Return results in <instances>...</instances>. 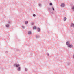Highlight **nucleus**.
<instances>
[{"label":"nucleus","mask_w":74,"mask_h":74,"mask_svg":"<svg viewBox=\"0 0 74 74\" xmlns=\"http://www.w3.org/2000/svg\"><path fill=\"white\" fill-rule=\"evenodd\" d=\"M68 47L69 48H72L73 47V45H68Z\"/></svg>","instance_id":"f257e3e1"},{"label":"nucleus","mask_w":74,"mask_h":74,"mask_svg":"<svg viewBox=\"0 0 74 74\" xmlns=\"http://www.w3.org/2000/svg\"><path fill=\"white\" fill-rule=\"evenodd\" d=\"M14 67H18L19 66V64H14Z\"/></svg>","instance_id":"f03ea898"},{"label":"nucleus","mask_w":74,"mask_h":74,"mask_svg":"<svg viewBox=\"0 0 74 74\" xmlns=\"http://www.w3.org/2000/svg\"><path fill=\"white\" fill-rule=\"evenodd\" d=\"M70 44V41H67L66 42V45H70V44Z\"/></svg>","instance_id":"7ed1b4c3"},{"label":"nucleus","mask_w":74,"mask_h":74,"mask_svg":"<svg viewBox=\"0 0 74 74\" xmlns=\"http://www.w3.org/2000/svg\"><path fill=\"white\" fill-rule=\"evenodd\" d=\"M61 5L62 7H64V3H61Z\"/></svg>","instance_id":"20e7f679"},{"label":"nucleus","mask_w":74,"mask_h":74,"mask_svg":"<svg viewBox=\"0 0 74 74\" xmlns=\"http://www.w3.org/2000/svg\"><path fill=\"white\" fill-rule=\"evenodd\" d=\"M71 27H74V24L73 23H72L71 25Z\"/></svg>","instance_id":"39448f33"},{"label":"nucleus","mask_w":74,"mask_h":74,"mask_svg":"<svg viewBox=\"0 0 74 74\" xmlns=\"http://www.w3.org/2000/svg\"><path fill=\"white\" fill-rule=\"evenodd\" d=\"M37 27H36V26H34V27H33V29H36Z\"/></svg>","instance_id":"423d86ee"},{"label":"nucleus","mask_w":74,"mask_h":74,"mask_svg":"<svg viewBox=\"0 0 74 74\" xmlns=\"http://www.w3.org/2000/svg\"><path fill=\"white\" fill-rule=\"evenodd\" d=\"M28 33L29 34H32V32L30 31H28Z\"/></svg>","instance_id":"0eeeda50"},{"label":"nucleus","mask_w":74,"mask_h":74,"mask_svg":"<svg viewBox=\"0 0 74 74\" xmlns=\"http://www.w3.org/2000/svg\"><path fill=\"white\" fill-rule=\"evenodd\" d=\"M66 19H67V18H66V17H65L64 18V21H65Z\"/></svg>","instance_id":"6e6552de"},{"label":"nucleus","mask_w":74,"mask_h":74,"mask_svg":"<svg viewBox=\"0 0 74 74\" xmlns=\"http://www.w3.org/2000/svg\"><path fill=\"white\" fill-rule=\"evenodd\" d=\"M25 24H27V23H28V21H25Z\"/></svg>","instance_id":"1a4fd4ad"},{"label":"nucleus","mask_w":74,"mask_h":74,"mask_svg":"<svg viewBox=\"0 0 74 74\" xmlns=\"http://www.w3.org/2000/svg\"><path fill=\"white\" fill-rule=\"evenodd\" d=\"M52 9L53 10V11H55V8L53 7H52Z\"/></svg>","instance_id":"9d476101"},{"label":"nucleus","mask_w":74,"mask_h":74,"mask_svg":"<svg viewBox=\"0 0 74 74\" xmlns=\"http://www.w3.org/2000/svg\"><path fill=\"white\" fill-rule=\"evenodd\" d=\"M20 67H18V71H20Z\"/></svg>","instance_id":"9b49d317"},{"label":"nucleus","mask_w":74,"mask_h":74,"mask_svg":"<svg viewBox=\"0 0 74 74\" xmlns=\"http://www.w3.org/2000/svg\"><path fill=\"white\" fill-rule=\"evenodd\" d=\"M72 9L73 11H74V6H73Z\"/></svg>","instance_id":"f8f14e48"},{"label":"nucleus","mask_w":74,"mask_h":74,"mask_svg":"<svg viewBox=\"0 0 74 74\" xmlns=\"http://www.w3.org/2000/svg\"><path fill=\"white\" fill-rule=\"evenodd\" d=\"M38 32H40V28H38Z\"/></svg>","instance_id":"ddd939ff"},{"label":"nucleus","mask_w":74,"mask_h":74,"mask_svg":"<svg viewBox=\"0 0 74 74\" xmlns=\"http://www.w3.org/2000/svg\"><path fill=\"white\" fill-rule=\"evenodd\" d=\"M6 27H9V25H6Z\"/></svg>","instance_id":"4468645a"},{"label":"nucleus","mask_w":74,"mask_h":74,"mask_svg":"<svg viewBox=\"0 0 74 74\" xmlns=\"http://www.w3.org/2000/svg\"><path fill=\"white\" fill-rule=\"evenodd\" d=\"M25 71H27V68H25Z\"/></svg>","instance_id":"2eb2a0df"},{"label":"nucleus","mask_w":74,"mask_h":74,"mask_svg":"<svg viewBox=\"0 0 74 74\" xmlns=\"http://www.w3.org/2000/svg\"><path fill=\"white\" fill-rule=\"evenodd\" d=\"M50 5H52V3H50Z\"/></svg>","instance_id":"dca6fc26"},{"label":"nucleus","mask_w":74,"mask_h":74,"mask_svg":"<svg viewBox=\"0 0 74 74\" xmlns=\"http://www.w3.org/2000/svg\"><path fill=\"white\" fill-rule=\"evenodd\" d=\"M22 28H23V29H24V28H25V27L24 26H22Z\"/></svg>","instance_id":"f3484780"},{"label":"nucleus","mask_w":74,"mask_h":74,"mask_svg":"<svg viewBox=\"0 0 74 74\" xmlns=\"http://www.w3.org/2000/svg\"><path fill=\"white\" fill-rule=\"evenodd\" d=\"M33 16H36V14H33Z\"/></svg>","instance_id":"a211bd4d"},{"label":"nucleus","mask_w":74,"mask_h":74,"mask_svg":"<svg viewBox=\"0 0 74 74\" xmlns=\"http://www.w3.org/2000/svg\"><path fill=\"white\" fill-rule=\"evenodd\" d=\"M39 6H41V4H39Z\"/></svg>","instance_id":"6ab92c4d"},{"label":"nucleus","mask_w":74,"mask_h":74,"mask_svg":"<svg viewBox=\"0 0 74 74\" xmlns=\"http://www.w3.org/2000/svg\"><path fill=\"white\" fill-rule=\"evenodd\" d=\"M73 58H74V55H73Z\"/></svg>","instance_id":"aec40b11"}]
</instances>
